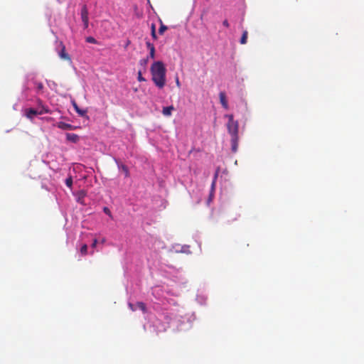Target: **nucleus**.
Wrapping results in <instances>:
<instances>
[{
	"instance_id": "obj_1",
	"label": "nucleus",
	"mask_w": 364,
	"mask_h": 364,
	"mask_svg": "<svg viewBox=\"0 0 364 364\" xmlns=\"http://www.w3.org/2000/svg\"><path fill=\"white\" fill-rule=\"evenodd\" d=\"M151 79L156 87L161 89L166 85V69L161 61H156L151 66Z\"/></svg>"
},
{
	"instance_id": "obj_2",
	"label": "nucleus",
	"mask_w": 364,
	"mask_h": 364,
	"mask_svg": "<svg viewBox=\"0 0 364 364\" xmlns=\"http://www.w3.org/2000/svg\"><path fill=\"white\" fill-rule=\"evenodd\" d=\"M225 117L228 119L227 129L231 136V150L233 153H236L238 149L239 123L237 121L234 119L232 114H227Z\"/></svg>"
},
{
	"instance_id": "obj_3",
	"label": "nucleus",
	"mask_w": 364,
	"mask_h": 364,
	"mask_svg": "<svg viewBox=\"0 0 364 364\" xmlns=\"http://www.w3.org/2000/svg\"><path fill=\"white\" fill-rule=\"evenodd\" d=\"M59 47L60 48V50L58 51V55L60 59L63 60L68 61L70 63L72 62L71 58L69 54L65 50V46H64L63 42L59 43Z\"/></svg>"
},
{
	"instance_id": "obj_4",
	"label": "nucleus",
	"mask_w": 364,
	"mask_h": 364,
	"mask_svg": "<svg viewBox=\"0 0 364 364\" xmlns=\"http://www.w3.org/2000/svg\"><path fill=\"white\" fill-rule=\"evenodd\" d=\"M49 110L47 108L42 107L41 109H36L31 108L28 109L26 112V116L28 118H33V116L38 115V114H43L44 113H48Z\"/></svg>"
},
{
	"instance_id": "obj_5",
	"label": "nucleus",
	"mask_w": 364,
	"mask_h": 364,
	"mask_svg": "<svg viewBox=\"0 0 364 364\" xmlns=\"http://www.w3.org/2000/svg\"><path fill=\"white\" fill-rule=\"evenodd\" d=\"M219 98H220V102L223 107L225 108V109H228V103L225 93L224 92H220L219 94Z\"/></svg>"
},
{
	"instance_id": "obj_6",
	"label": "nucleus",
	"mask_w": 364,
	"mask_h": 364,
	"mask_svg": "<svg viewBox=\"0 0 364 364\" xmlns=\"http://www.w3.org/2000/svg\"><path fill=\"white\" fill-rule=\"evenodd\" d=\"M72 105L75 109V110L76 111V112L81 117H84L87 114V110H85V109H81L80 108H79V107L77 106V104L76 103V102L75 100L72 101Z\"/></svg>"
},
{
	"instance_id": "obj_7",
	"label": "nucleus",
	"mask_w": 364,
	"mask_h": 364,
	"mask_svg": "<svg viewBox=\"0 0 364 364\" xmlns=\"http://www.w3.org/2000/svg\"><path fill=\"white\" fill-rule=\"evenodd\" d=\"M66 139L69 141L77 143L79 140V136L74 133H67Z\"/></svg>"
},
{
	"instance_id": "obj_8",
	"label": "nucleus",
	"mask_w": 364,
	"mask_h": 364,
	"mask_svg": "<svg viewBox=\"0 0 364 364\" xmlns=\"http://www.w3.org/2000/svg\"><path fill=\"white\" fill-rule=\"evenodd\" d=\"M57 127L63 130H71L73 129V126L70 124H67L63 122H59L57 124Z\"/></svg>"
},
{
	"instance_id": "obj_9",
	"label": "nucleus",
	"mask_w": 364,
	"mask_h": 364,
	"mask_svg": "<svg viewBox=\"0 0 364 364\" xmlns=\"http://www.w3.org/2000/svg\"><path fill=\"white\" fill-rule=\"evenodd\" d=\"M80 15H81V19L82 21V20H87V19H89L88 18V9L87 8V6L86 5H83L82 9H81V12H80Z\"/></svg>"
},
{
	"instance_id": "obj_10",
	"label": "nucleus",
	"mask_w": 364,
	"mask_h": 364,
	"mask_svg": "<svg viewBox=\"0 0 364 364\" xmlns=\"http://www.w3.org/2000/svg\"><path fill=\"white\" fill-rule=\"evenodd\" d=\"M174 109L173 106L164 107L162 113L164 116L169 117L171 115L172 111Z\"/></svg>"
},
{
	"instance_id": "obj_11",
	"label": "nucleus",
	"mask_w": 364,
	"mask_h": 364,
	"mask_svg": "<svg viewBox=\"0 0 364 364\" xmlns=\"http://www.w3.org/2000/svg\"><path fill=\"white\" fill-rule=\"evenodd\" d=\"M136 306L143 311V313H146L147 309L146 304L144 302L139 301L136 304Z\"/></svg>"
},
{
	"instance_id": "obj_12",
	"label": "nucleus",
	"mask_w": 364,
	"mask_h": 364,
	"mask_svg": "<svg viewBox=\"0 0 364 364\" xmlns=\"http://www.w3.org/2000/svg\"><path fill=\"white\" fill-rule=\"evenodd\" d=\"M247 36H248L247 31H244L242 33V35L241 36L240 41L241 44H245L247 43Z\"/></svg>"
},
{
	"instance_id": "obj_13",
	"label": "nucleus",
	"mask_w": 364,
	"mask_h": 364,
	"mask_svg": "<svg viewBox=\"0 0 364 364\" xmlns=\"http://www.w3.org/2000/svg\"><path fill=\"white\" fill-rule=\"evenodd\" d=\"M34 85H35L36 88L38 90V92H42L43 91V90L44 88V86H43V84L41 82L35 81L34 82Z\"/></svg>"
},
{
	"instance_id": "obj_14",
	"label": "nucleus",
	"mask_w": 364,
	"mask_h": 364,
	"mask_svg": "<svg viewBox=\"0 0 364 364\" xmlns=\"http://www.w3.org/2000/svg\"><path fill=\"white\" fill-rule=\"evenodd\" d=\"M119 168H120L122 170V171L124 173L125 177H129V168H128V167H127L126 165L121 164V166H119Z\"/></svg>"
},
{
	"instance_id": "obj_15",
	"label": "nucleus",
	"mask_w": 364,
	"mask_h": 364,
	"mask_svg": "<svg viewBox=\"0 0 364 364\" xmlns=\"http://www.w3.org/2000/svg\"><path fill=\"white\" fill-rule=\"evenodd\" d=\"M168 29V27L161 22V26L159 29V33L163 35L164 33Z\"/></svg>"
},
{
	"instance_id": "obj_16",
	"label": "nucleus",
	"mask_w": 364,
	"mask_h": 364,
	"mask_svg": "<svg viewBox=\"0 0 364 364\" xmlns=\"http://www.w3.org/2000/svg\"><path fill=\"white\" fill-rule=\"evenodd\" d=\"M80 252L82 255H86L87 254V245L84 244L80 248Z\"/></svg>"
},
{
	"instance_id": "obj_17",
	"label": "nucleus",
	"mask_w": 364,
	"mask_h": 364,
	"mask_svg": "<svg viewBox=\"0 0 364 364\" xmlns=\"http://www.w3.org/2000/svg\"><path fill=\"white\" fill-rule=\"evenodd\" d=\"M86 41L88 43H94V44L97 43L96 39L92 36L87 37L86 38Z\"/></svg>"
},
{
	"instance_id": "obj_18",
	"label": "nucleus",
	"mask_w": 364,
	"mask_h": 364,
	"mask_svg": "<svg viewBox=\"0 0 364 364\" xmlns=\"http://www.w3.org/2000/svg\"><path fill=\"white\" fill-rule=\"evenodd\" d=\"M65 184L67 186L70 188L73 185V179L71 177L66 178L65 180Z\"/></svg>"
},
{
	"instance_id": "obj_19",
	"label": "nucleus",
	"mask_w": 364,
	"mask_h": 364,
	"mask_svg": "<svg viewBox=\"0 0 364 364\" xmlns=\"http://www.w3.org/2000/svg\"><path fill=\"white\" fill-rule=\"evenodd\" d=\"M137 79L139 82H143V81H145V78L142 77V75H141V71H139L138 72V77H137Z\"/></svg>"
},
{
	"instance_id": "obj_20",
	"label": "nucleus",
	"mask_w": 364,
	"mask_h": 364,
	"mask_svg": "<svg viewBox=\"0 0 364 364\" xmlns=\"http://www.w3.org/2000/svg\"><path fill=\"white\" fill-rule=\"evenodd\" d=\"M149 58L151 59L155 58V48H152L151 50H149Z\"/></svg>"
},
{
	"instance_id": "obj_21",
	"label": "nucleus",
	"mask_w": 364,
	"mask_h": 364,
	"mask_svg": "<svg viewBox=\"0 0 364 364\" xmlns=\"http://www.w3.org/2000/svg\"><path fill=\"white\" fill-rule=\"evenodd\" d=\"M146 47L149 48V50H151V49H152V48H155L154 46L152 43H151L150 42H146Z\"/></svg>"
},
{
	"instance_id": "obj_22",
	"label": "nucleus",
	"mask_w": 364,
	"mask_h": 364,
	"mask_svg": "<svg viewBox=\"0 0 364 364\" xmlns=\"http://www.w3.org/2000/svg\"><path fill=\"white\" fill-rule=\"evenodd\" d=\"M148 62V58L146 59H142L140 60V65L145 66Z\"/></svg>"
},
{
	"instance_id": "obj_23",
	"label": "nucleus",
	"mask_w": 364,
	"mask_h": 364,
	"mask_svg": "<svg viewBox=\"0 0 364 364\" xmlns=\"http://www.w3.org/2000/svg\"><path fill=\"white\" fill-rule=\"evenodd\" d=\"M83 24H84V28H87L89 25V19L87 20H82Z\"/></svg>"
},
{
	"instance_id": "obj_24",
	"label": "nucleus",
	"mask_w": 364,
	"mask_h": 364,
	"mask_svg": "<svg viewBox=\"0 0 364 364\" xmlns=\"http://www.w3.org/2000/svg\"><path fill=\"white\" fill-rule=\"evenodd\" d=\"M223 25L226 27V28H229L230 27V23L228 22V21L227 19L224 20L223 22Z\"/></svg>"
},
{
	"instance_id": "obj_25",
	"label": "nucleus",
	"mask_w": 364,
	"mask_h": 364,
	"mask_svg": "<svg viewBox=\"0 0 364 364\" xmlns=\"http://www.w3.org/2000/svg\"><path fill=\"white\" fill-rule=\"evenodd\" d=\"M104 212L107 214L108 215L111 216V212L109 210V209L107 207H105L104 208Z\"/></svg>"
},
{
	"instance_id": "obj_26",
	"label": "nucleus",
	"mask_w": 364,
	"mask_h": 364,
	"mask_svg": "<svg viewBox=\"0 0 364 364\" xmlns=\"http://www.w3.org/2000/svg\"><path fill=\"white\" fill-rule=\"evenodd\" d=\"M97 244V239H95V240H93V242H92V244L91 247H92V248H95V247H96Z\"/></svg>"
},
{
	"instance_id": "obj_27",
	"label": "nucleus",
	"mask_w": 364,
	"mask_h": 364,
	"mask_svg": "<svg viewBox=\"0 0 364 364\" xmlns=\"http://www.w3.org/2000/svg\"><path fill=\"white\" fill-rule=\"evenodd\" d=\"M129 307L130 308V309L132 311H136V308L134 307V306L132 303L129 304Z\"/></svg>"
},
{
	"instance_id": "obj_28",
	"label": "nucleus",
	"mask_w": 364,
	"mask_h": 364,
	"mask_svg": "<svg viewBox=\"0 0 364 364\" xmlns=\"http://www.w3.org/2000/svg\"><path fill=\"white\" fill-rule=\"evenodd\" d=\"M151 32L156 31V26L154 23H152L151 26Z\"/></svg>"
},
{
	"instance_id": "obj_29",
	"label": "nucleus",
	"mask_w": 364,
	"mask_h": 364,
	"mask_svg": "<svg viewBox=\"0 0 364 364\" xmlns=\"http://www.w3.org/2000/svg\"><path fill=\"white\" fill-rule=\"evenodd\" d=\"M151 36L154 39H156L157 38V36H156V31H154V32H151Z\"/></svg>"
},
{
	"instance_id": "obj_30",
	"label": "nucleus",
	"mask_w": 364,
	"mask_h": 364,
	"mask_svg": "<svg viewBox=\"0 0 364 364\" xmlns=\"http://www.w3.org/2000/svg\"><path fill=\"white\" fill-rule=\"evenodd\" d=\"M176 85L180 87L181 86V83H180V81H179V79L178 77H177L176 79Z\"/></svg>"
},
{
	"instance_id": "obj_31",
	"label": "nucleus",
	"mask_w": 364,
	"mask_h": 364,
	"mask_svg": "<svg viewBox=\"0 0 364 364\" xmlns=\"http://www.w3.org/2000/svg\"><path fill=\"white\" fill-rule=\"evenodd\" d=\"M105 241H106L105 238H103V239L102 240L101 242H102V243H105Z\"/></svg>"
}]
</instances>
